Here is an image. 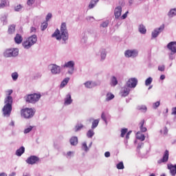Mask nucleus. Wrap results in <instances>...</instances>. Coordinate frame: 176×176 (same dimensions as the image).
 Returning <instances> with one entry per match:
<instances>
[{"mask_svg": "<svg viewBox=\"0 0 176 176\" xmlns=\"http://www.w3.org/2000/svg\"><path fill=\"white\" fill-rule=\"evenodd\" d=\"M13 93V90L8 89L6 91L7 97L4 99L5 105L3 107V115L9 118L10 116V113H12V105L13 104V98L11 96Z\"/></svg>", "mask_w": 176, "mask_h": 176, "instance_id": "nucleus-1", "label": "nucleus"}, {"mask_svg": "<svg viewBox=\"0 0 176 176\" xmlns=\"http://www.w3.org/2000/svg\"><path fill=\"white\" fill-rule=\"evenodd\" d=\"M56 38L57 41L63 39V41L68 40V30H67V23L65 22L62 23L60 30L57 29L52 34V38Z\"/></svg>", "mask_w": 176, "mask_h": 176, "instance_id": "nucleus-2", "label": "nucleus"}, {"mask_svg": "<svg viewBox=\"0 0 176 176\" xmlns=\"http://www.w3.org/2000/svg\"><path fill=\"white\" fill-rule=\"evenodd\" d=\"M37 41H38V37H36V35L34 34L28 37L25 41H23L22 43V45L24 47V49H30L31 46L36 43Z\"/></svg>", "mask_w": 176, "mask_h": 176, "instance_id": "nucleus-3", "label": "nucleus"}, {"mask_svg": "<svg viewBox=\"0 0 176 176\" xmlns=\"http://www.w3.org/2000/svg\"><path fill=\"white\" fill-rule=\"evenodd\" d=\"M41 94H33L28 95L25 98V101L26 102H29L30 104H35V102H38V100H41Z\"/></svg>", "mask_w": 176, "mask_h": 176, "instance_id": "nucleus-4", "label": "nucleus"}, {"mask_svg": "<svg viewBox=\"0 0 176 176\" xmlns=\"http://www.w3.org/2000/svg\"><path fill=\"white\" fill-rule=\"evenodd\" d=\"M34 114H35V112L32 109L25 108V109H23L21 111V115L25 119H31V118H32Z\"/></svg>", "mask_w": 176, "mask_h": 176, "instance_id": "nucleus-5", "label": "nucleus"}, {"mask_svg": "<svg viewBox=\"0 0 176 176\" xmlns=\"http://www.w3.org/2000/svg\"><path fill=\"white\" fill-rule=\"evenodd\" d=\"M4 57H16L19 56V49L17 48H9L6 50L3 53Z\"/></svg>", "mask_w": 176, "mask_h": 176, "instance_id": "nucleus-6", "label": "nucleus"}, {"mask_svg": "<svg viewBox=\"0 0 176 176\" xmlns=\"http://www.w3.org/2000/svg\"><path fill=\"white\" fill-rule=\"evenodd\" d=\"M124 56L128 58L130 57H137L138 56V51L137 50H127L124 52Z\"/></svg>", "mask_w": 176, "mask_h": 176, "instance_id": "nucleus-7", "label": "nucleus"}, {"mask_svg": "<svg viewBox=\"0 0 176 176\" xmlns=\"http://www.w3.org/2000/svg\"><path fill=\"white\" fill-rule=\"evenodd\" d=\"M38 162H39V157L35 155H32L26 160V163H28V164H35L36 163H38Z\"/></svg>", "mask_w": 176, "mask_h": 176, "instance_id": "nucleus-8", "label": "nucleus"}, {"mask_svg": "<svg viewBox=\"0 0 176 176\" xmlns=\"http://www.w3.org/2000/svg\"><path fill=\"white\" fill-rule=\"evenodd\" d=\"M168 150H166L163 155L162 159L157 161L158 164H162V163H167V162H168Z\"/></svg>", "mask_w": 176, "mask_h": 176, "instance_id": "nucleus-9", "label": "nucleus"}, {"mask_svg": "<svg viewBox=\"0 0 176 176\" xmlns=\"http://www.w3.org/2000/svg\"><path fill=\"white\" fill-rule=\"evenodd\" d=\"M137 83H138V80L135 78H130L128 82H126V85L128 87H135L137 86Z\"/></svg>", "mask_w": 176, "mask_h": 176, "instance_id": "nucleus-10", "label": "nucleus"}, {"mask_svg": "<svg viewBox=\"0 0 176 176\" xmlns=\"http://www.w3.org/2000/svg\"><path fill=\"white\" fill-rule=\"evenodd\" d=\"M63 67L65 68H70L71 71H69V74H72V72H74V67H75V62H74L73 60H70L69 62H67V63H65Z\"/></svg>", "mask_w": 176, "mask_h": 176, "instance_id": "nucleus-11", "label": "nucleus"}, {"mask_svg": "<svg viewBox=\"0 0 176 176\" xmlns=\"http://www.w3.org/2000/svg\"><path fill=\"white\" fill-rule=\"evenodd\" d=\"M164 30V25H161L159 28L155 29L152 32V38H157V36L160 34L162 31Z\"/></svg>", "mask_w": 176, "mask_h": 176, "instance_id": "nucleus-12", "label": "nucleus"}, {"mask_svg": "<svg viewBox=\"0 0 176 176\" xmlns=\"http://www.w3.org/2000/svg\"><path fill=\"white\" fill-rule=\"evenodd\" d=\"M114 16L116 19H119L122 16V6H119L115 8Z\"/></svg>", "mask_w": 176, "mask_h": 176, "instance_id": "nucleus-13", "label": "nucleus"}, {"mask_svg": "<svg viewBox=\"0 0 176 176\" xmlns=\"http://www.w3.org/2000/svg\"><path fill=\"white\" fill-rule=\"evenodd\" d=\"M167 47L173 53H176V42H170L167 45Z\"/></svg>", "mask_w": 176, "mask_h": 176, "instance_id": "nucleus-14", "label": "nucleus"}, {"mask_svg": "<svg viewBox=\"0 0 176 176\" xmlns=\"http://www.w3.org/2000/svg\"><path fill=\"white\" fill-rule=\"evenodd\" d=\"M51 72L54 75H57V74H60V67L57 66V65H52Z\"/></svg>", "mask_w": 176, "mask_h": 176, "instance_id": "nucleus-15", "label": "nucleus"}, {"mask_svg": "<svg viewBox=\"0 0 176 176\" xmlns=\"http://www.w3.org/2000/svg\"><path fill=\"white\" fill-rule=\"evenodd\" d=\"M144 124H145V120H142L139 123L140 130L142 133H146V131H148L146 127L144 126Z\"/></svg>", "mask_w": 176, "mask_h": 176, "instance_id": "nucleus-16", "label": "nucleus"}, {"mask_svg": "<svg viewBox=\"0 0 176 176\" xmlns=\"http://www.w3.org/2000/svg\"><path fill=\"white\" fill-rule=\"evenodd\" d=\"M168 168L170 170L171 175L174 176L176 174V164H168Z\"/></svg>", "mask_w": 176, "mask_h": 176, "instance_id": "nucleus-17", "label": "nucleus"}, {"mask_svg": "<svg viewBox=\"0 0 176 176\" xmlns=\"http://www.w3.org/2000/svg\"><path fill=\"white\" fill-rule=\"evenodd\" d=\"M14 41L15 43H17V45H20V43L23 42V36L19 34H16V36L14 37Z\"/></svg>", "mask_w": 176, "mask_h": 176, "instance_id": "nucleus-18", "label": "nucleus"}, {"mask_svg": "<svg viewBox=\"0 0 176 176\" xmlns=\"http://www.w3.org/2000/svg\"><path fill=\"white\" fill-rule=\"evenodd\" d=\"M71 104H72V99L71 98V94H69L65 99V105H69Z\"/></svg>", "mask_w": 176, "mask_h": 176, "instance_id": "nucleus-19", "label": "nucleus"}, {"mask_svg": "<svg viewBox=\"0 0 176 176\" xmlns=\"http://www.w3.org/2000/svg\"><path fill=\"white\" fill-rule=\"evenodd\" d=\"M129 93H130V89H127V87L122 88V90L121 91V94L122 97H127Z\"/></svg>", "mask_w": 176, "mask_h": 176, "instance_id": "nucleus-20", "label": "nucleus"}, {"mask_svg": "<svg viewBox=\"0 0 176 176\" xmlns=\"http://www.w3.org/2000/svg\"><path fill=\"white\" fill-rule=\"evenodd\" d=\"M136 138L140 141H145V135L142 134L141 132H138L136 133Z\"/></svg>", "mask_w": 176, "mask_h": 176, "instance_id": "nucleus-21", "label": "nucleus"}, {"mask_svg": "<svg viewBox=\"0 0 176 176\" xmlns=\"http://www.w3.org/2000/svg\"><path fill=\"white\" fill-rule=\"evenodd\" d=\"M99 1L100 0H91L89 5L88 6L89 9H93V8H94V6H96V5L98 3Z\"/></svg>", "mask_w": 176, "mask_h": 176, "instance_id": "nucleus-22", "label": "nucleus"}, {"mask_svg": "<svg viewBox=\"0 0 176 176\" xmlns=\"http://www.w3.org/2000/svg\"><path fill=\"white\" fill-rule=\"evenodd\" d=\"M25 151V148H24V146H21L20 148L16 150V156H21V155H23V153H24Z\"/></svg>", "mask_w": 176, "mask_h": 176, "instance_id": "nucleus-23", "label": "nucleus"}, {"mask_svg": "<svg viewBox=\"0 0 176 176\" xmlns=\"http://www.w3.org/2000/svg\"><path fill=\"white\" fill-rule=\"evenodd\" d=\"M70 144L71 145H73V146L78 145V138L76 136H73L70 139Z\"/></svg>", "mask_w": 176, "mask_h": 176, "instance_id": "nucleus-24", "label": "nucleus"}, {"mask_svg": "<svg viewBox=\"0 0 176 176\" xmlns=\"http://www.w3.org/2000/svg\"><path fill=\"white\" fill-rule=\"evenodd\" d=\"M111 86H116L118 85V79L115 76H112L111 78Z\"/></svg>", "mask_w": 176, "mask_h": 176, "instance_id": "nucleus-25", "label": "nucleus"}, {"mask_svg": "<svg viewBox=\"0 0 176 176\" xmlns=\"http://www.w3.org/2000/svg\"><path fill=\"white\" fill-rule=\"evenodd\" d=\"M5 6H9V1L8 0H1V3H0V9L5 8Z\"/></svg>", "mask_w": 176, "mask_h": 176, "instance_id": "nucleus-26", "label": "nucleus"}, {"mask_svg": "<svg viewBox=\"0 0 176 176\" xmlns=\"http://www.w3.org/2000/svg\"><path fill=\"white\" fill-rule=\"evenodd\" d=\"M115 98V95L111 93L107 94L106 96V101H111V100H113Z\"/></svg>", "mask_w": 176, "mask_h": 176, "instance_id": "nucleus-27", "label": "nucleus"}, {"mask_svg": "<svg viewBox=\"0 0 176 176\" xmlns=\"http://www.w3.org/2000/svg\"><path fill=\"white\" fill-rule=\"evenodd\" d=\"M139 32L140 34H146V29L144 25H140L139 27Z\"/></svg>", "mask_w": 176, "mask_h": 176, "instance_id": "nucleus-28", "label": "nucleus"}, {"mask_svg": "<svg viewBox=\"0 0 176 176\" xmlns=\"http://www.w3.org/2000/svg\"><path fill=\"white\" fill-rule=\"evenodd\" d=\"M168 16L169 17H174V16H176V8L170 10L168 14Z\"/></svg>", "mask_w": 176, "mask_h": 176, "instance_id": "nucleus-29", "label": "nucleus"}, {"mask_svg": "<svg viewBox=\"0 0 176 176\" xmlns=\"http://www.w3.org/2000/svg\"><path fill=\"white\" fill-rule=\"evenodd\" d=\"M68 82H69V78H65L60 84V87H64L65 86H67Z\"/></svg>", "mask_w": 176, "mask_h": 176, "instance_id": "nucleus-30", "label": "nucleus"}, {"mask_svg": "<svg viewBox=\"0 0 176 176\" xmlns=\"http://www.w3.org/2000/svg\"><path fill=\"white\" fill-rule=\"evenodd\" d=\"M14 31H16V25H12L9 27L8 32V34H12Z\"/></svg>", "mask_w": 176, "mask_h": 176, "instance_id": "nucleus-31", "label": "nucleus"}, {"mask_svg": "<svg viewBox=\"0 0 176 176\" xmlns=\"http://www.w3.org/2000/svg\"><path fill=\"white\" fill-rule=\"evenodd\" d=\"M98 123H100V120H94L92 122L91 129H96L98 126Z\"/></svg>", "mask_w": 176, "mask_h": 176, "instance_id": "nucleus-32", "label": "nucleus"}, {"mask_svg": "<svg viewBox=\"0 0 176 176\" xmlns=\"http://www.w3.org/2000/svg\"><path fill=\"white\" fill-rule=\"evenodd\" d=\"M153 80V79L151 77H148L146 81H145V85L146 86H149V85H151V83H152V81Z\"/></svg>", "mask_w": 176, "mask_h": 176, "instance_id": "nucleus-33", "label": "nucleus"}, {"mask_svg": "<svg viewBox=\"0 0 176 176\" xmlns=\"http://www.w3.org/2000/svg\"><path fill=\"white\" fill-rule=\"evenodd\" d=\"M85 86L88 89H91V87H93V82H91V81H87L85 83Z\"/></svg>", "mask_w": 176, "mask_h": 176, "instance_id": "nucleus-34", "label": "nucleus"}, {"mask_svg": "<svg viewBox=\"0 0 176 176\" xmlns=\"http://www.w3.org/2000/svg\"><path fill=\"white\" fill-rule=\"evenodd\" d=\"M127 131H128L127 129H121L120 137H122V138H124V135H126V134H127Z\"/></svg>", "mask_w": 176, "mask_h": 176, "instance_id": "nucleus-35", "label": "nucleus"}, {"mask_svg": "<svg viewBox=\"0 0 176 176\" xmlns=\"http://www.w3.org/2000/svg\"><path fill=\"white\" fill-rule=\"evenodd\" d=\"M82 129H83V125L82 124L77 125L75 126V132H78L80 130H82Z\"/></svg>", "mask_w": 176, "mask_h": 176, "instance_id": "nucleus-36", "label": "nucleus"}, {"mask_svg": "<svg viewBox=\"0 0 176 176\" xmlns=\"http://www.w3.org/2000/svg\"><path fill=\"white\" fill-rule=\"evenodd\" d=\"M12 78L13 80H17V79L19 78V74H17V72L12 73Z\"/></svg>", "mask_w": 176, "mask_h": 176, "instance_id": "nucleus-37", "label": "nucleus"}, {"mask_svg": "<svg viewBox=\"0 0 176 176\" xmlns=\"http://www.w3.org/2000/svg\"><path fill=\"white\" fill-rule=\"evenodd\" d=\"M87 135L88 138H91V137H93V135H94V131H93V130L88 131Z\"/></svg>", "mask_w": 176, "mask_h": 176, "instance_id": "nucleus-38", "label": "nucleus"}, {"mask_svg": "<svg viewBox=\"0 0 176 176\" xmlns=\"http://www.w3.org/2000/svg\"><path fill=\"white\" fill-rule=\"evenodd\" d=\"M159 107H160V101H157L156 102L153 104V108L154 109L159 108Z\"/></svg>", "mask_w": 176, "mask_h": 176, "instance_id": "nucleus-39", "label": "nucleus"}, {"mask_svg": "<svg viewBox=\"0 0 176 176\" xmlns=\"http://www.w3.org/2000/svg\"><path fill=\"white\" fill-rule=\"evenodd\" d=\"M117 168L118 170H123V168H124V165L122 162H120L117 164Z\"/></svg>", "mask_w": 176, "mask_h": 176, "instance_id": "nucleus-40", "label": "nucleus"}, {"mask_svg": "<svg viewBox=\"0 0 176 176\" xmlns=\"http://www.w3.org/2000/svg\"><path fill=\"white\" fill-rule=\"evenodd\" d=\"M47 28V22H44L41 24V30L45 31Z\"/></svg>", "mask_w": 176, "mask_h": 176, "instance_id": "nucleus-41", "label": "nucleus"}, {"mask_svg": "<svg viewBox=\"0 0 176 176\" xmlns=\"http://www.w3.org/2000/svg\"><path fill=\"white\" fill-rule=\"evenodd\" d=\"M138 109H139V111H144V112H146V106L145 105L139 106L138 107Z\"/></svg>", "mask_w": 176, "mask_h": 176, "instance_id": "nucleus-42", "label": "nucleus"}, {"mask_svg": "<svg viewBox=\"0 0 176 176\" xmlns=\"http://www.w3.org/2000/svg\"><path fill=\"white\" fill-rule=\"evenodd\" d=\"M32 129H34V127L30 126L28 128H27V129H25L24 130V133H25V134H28V133H30V132L32 130Z\"/></svg>", "mask_w": 176, "mask_h": 176, "instance_id": "nucleus-43", "label": "nucleus"}, {"mask_svg": "<svg viewBox=\"0 0 176 176\" xmlns=\"http://www.w3.org/2000/svg\"><path fill=\"white\" fill-rule=\"evenodd\" d=\"M101 118H102V120H104V122L106 123V124H107L108 122L107 121V116H105L104 112L102 113Z\"/></svg>", "mask_w": 176, "mask_h": 176, "instance_id": "nucleus-44", "label": "nucleus"}, {"mask_svg": "<svg viewBox=\"0 0 176 176\" xmlns=\"http://www.w3.org/2000/svg\"><path fill=\"white\" fill-rule=\"evenodd\" d=\"M34 3H35V0H28L27 1V5H28V6H32Z\"/></svg>", "mask_w": 176, "mask_h": 176, "instance_id": "nucleus-45", "label": "nucleus"}, {"mask_svg": "<svg viewBox=\"0 0 176 176\" xmlns=\"http://www.w3.org/2000/svg\"><path fill=\"white\" fill-rule=\"evenodd\" d=\"M82 148H83L84 151H85L86 152H87V151H89V147H87V144H86V142H84L82 144Z\"/></svg>", "mask_w": 176, "mask_h": 176, "instance_id": "nucleus-46", "label": "nucleus"}, {"mask_svg": "<svg viewBox=\"0 0 176 176\" xmlns=\"http://www.w3.org/2000/svg\"><path fill=\"white\" fill-rule=\"evenodd\" d=\"M15 12H20L21 10V5H18L16 7H14Z\"/></svg>", "mask_w": 176, "mask_h": 176, "instance_id": "nucleus-47", "label": "nucleus"}, {"mask_svg": "<svg viewBox=\"0 0 176 176\" xmlns=\"http://www.w3.org/2000/svg\"><path fill=\"white\" fill-rule=\"evenodd\" d=\"M127 14H129V11H126L122 16V20H124V19L127 18Z\"/></svg>", "mask_w": 176, "mask_h": 176, "instance_id": "nucleus-48", "label": "nucleus"}, {"mask_svg": "<svg viewBox=\"0 0 176 176\" xmlns=\"http://www.w3.org/2000/svg\"><path fill=\"white\" fill-rule=\"evenodd\" d=\"M166 67H164V65H161L158 67V70L161 72H163V71H164Z\"/></svg>", "mask_w": 176, "mask_h": 176, "instance_id": "nucleus-49", "label": "nucleus"}, {"mask_svg": "<svg viewBox=\"0 0 176 176\" xmlns=\"http://www.w3.org/2000/svg\"><path fill=\"white\" fill-rule=\"evenodd\" d=\"M52 13H48L47 16H46V21H49L50 19H52Z\"/></svg>", "mask_w": 176, "mask_h": 176, "instance_id": "nucleus-50", "label": "nucleus"}, {"mask_svg": "<svg viewBox=\"0 0 176 176\" xmlns=\"http://www.w3.org/2000/svg\"><path fill=\"white\" fill-rule=\"evenodd\" d=\"M130 134H131V131H129L128 133H126V140L130 139Z\"/></svg>", "mask_w": 176, "mask_h": 176, "instance_id": "nucleus-51", "label": "nucleus"}, {"mask_svg": "<svg viewBox=\"0 0 176 176\" xmlns=\"http://www.w3.org/2000/svg\"><path fill=\"white\" fill-rule=\"evenodd\" d=\"M101 25L103 27V28H105L106 27H108V22H103Z\"/></svg>", "mask_w": 176, "mask_h": 176, "instance_id": "nucleus-52", "label": "nucleus"}, {"mask_svg": "<svg viewBox=\"0 0 176 176\" xmlns=\"http://www.w3.org/2000/svg\"><path fill=\"white\" fill-rule=\"evenodd\" d=\"M104 156L105 157H109V156H111V153H109V151H107L104 153Z\"/></svg>", "mask_w": 176, "mask_h": 176, "instance_id": "nucleus-53", "label": "nucleus"}, {"mask_svg": "<svg viewBox=\"0 0 176 176\" xmlns=\"http://www.w3.org/2000/svg\"><path fill=\"white\" fill-rule=\"evenodd\" d=\"M30 32H36V28H35L34 27H32L30 28Z\"/></svg>", "mask_w": 176, "mask_h": 176, "instance_id": "nucleus-54", "label": "nucleus"}, {"mask_svg": "<svg viewBox=\"0 0 176 176\" xmlns=\"http://www.w3.org/2000/svg\"><path fill=\"white\" fill-rule=\"evenodd\" d=\"M160 79H161V80H164V79H166V76H164V75H161L160 76Z\"/></svg>", "mask_w": 176, "mask_h": 176, "instance_id": "nucleus-55", "label": "nucleus"}, {"mask_svg": "<svg viewBox=\"0 0 176 176\" xmlns=\"http://www.w3.org/2000/svg\"><path fill=\"white\" fill-rule=\"evenodd\" d=\"M172 115H176V107L173 109Z\"/></svg>", "mask_w": 176, "mask_h": 176, "instance_id": "nucleus-56", "label": "nucleus"}, {"mask_svg": "<svg viewBox=\"0 0 176 176\" xmlns=\"http://www.w3.org/2000/svg\"><path fill=\"white\" fill-rule=\"evenodd\" d=\"M72 153H74L72 151H69V152H67V156H72Z\"/></svg>", "mask_w": 176, "mask_h": 176, "instance_id": "nucleus-57", "label": "nucleus"}, {"mask_svg": "<svg viewBox=\"0 0 176 176\" xmlns=\"http://www.w3.org/2000/svg\"><path fill=\"white\" fill-rule=\"evenodd\" d=\"M0 176H8V175H6V173H0Z\"/></svg>", "mask_w": 176, "mask_h": 176, "instance_id": "nucleus-58", "label": "nucleus"}, {"mask_svg": "<svg viewBox=\"0 0 176 176\" xmlns=\"http://www.w3.org/2000/svg\"><path fill=\"white\" fill-rule=\"evenodd\" d=\"M129 3L131 5V3H133V0L129 1Z\"/></svg>", "mask_w": 176, "mask_h": 176, "instance_id": "nucleus-59", "label": "nucleus"}, {"mask_svg": "<svg viewBox=\"0 0 176 176\" xmlns=\"http://www.w3.org/2000/svg\"><path fill=\"white\" fill-rule=\"evenodd\" d=\"M150 176H156V175H155V173H152L150 175Z\"/></svg>", "mask_w": 176, "mask_h": 176, "instance_id": "nucleus-60", "label": "nucleus"}, {"mask_svg": "<svg viewBox=\"0 0 176 176\" xmlns=\"http://www.w3.org/2000/svg\"><path fill=\"white\" fill-rule=\"evenodd\" d=\"M151 89H152V86H150V87H148V90H151Z\"/></svg>", "mask_w": 176, "mask_h": 176, "instance_id": "nucleus-61", "label": "nucleus"}, {"mask_svg": "<svg viewBox=\"0 0 176 176\" xmlns=\"http://www.w3.org/2000/svg\"><path fill=\"white\" fill-rule=\"evenodd\" d=\"M23 176H30V175L26 174V175H23Z\"/></svg>", "mask_w": 176, "mask_h": 176, "instance_id": "nucleus-62", "label": "nucleus"}, {"mask_svg": "<svg viewBox=\"0 0 176 176\" xmlns=\"http://www.w3.org/2000/svg\"><path fill=\"white\" fill-rule=\"evenodd\" d=\"M161 176H166V175L165 174H162V175H161Z\"/></svg>", "mask_w": 176, "mask_h": 176, "instance_id": "nucleus-63", "label": "nucleus"}]
</instances>
